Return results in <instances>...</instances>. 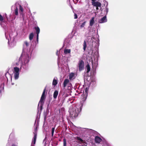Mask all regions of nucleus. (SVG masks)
<instances>
[{"label":"nucleus","mask_w":146,"mask_h":146,"mask_svg":"<svg viewBox=\"0 0 146 146\" xmlns=\"http://www.w3.org/2000/svg\"><path fill=\"white\" fill-rule=\"evenodd\" d=\"M12 146H15V145H12Z\"/></svg>","instance_id":"58836bf2"},{"label":"nucleus","mask_w":146,"mask_h":146,"mask_svg":"<svg viewBox=\"0 0 146 146\" xmlns=\"http://www.w3.org/2000/svg\"><path fill=\"white\" fill-rule=\"evenodd\" d=\"M76 139L78 140L79 141H80L81 142H82L83 141V140H82V139L80 138L79 137H76Z\"/></svg>","instance_id":"bb28decb"},{"label":"nucleus","mask_w":146,"mask_h":146,"mask_svg":"<svg viewBox=\"0 0 146 146\" xmlns=\"http://www.w3.org/2000/svg\"><path fill=\"white\" fill-rule=\"evenodd\" d=\"M58 66L59 67V66H60V63H59V62L58 61Z\"/></svg>","instance_id":"2f4dec72"},{"label":"nucleus","mask_w":146,"mask_h":146,"mask_svg":"<svg viewBox=\"0 0 146 146\" xmlns=\"http://www.w3.org/2000/svg\"><path fill=\"white\" fill-rule=\"evenodd\" d=\"M71 52L70 49H65L64 50V53L65 54L70 53Z\"/></svg>","instance_id":"6ab92c4d"},{"label":"nucleus","mask_w":146,"mask_h":146,"mask_svg":"<svg viewBox=\"0 0 146 146\" xmlns=\"http://www.w3.org/2000/svg\"><path fill=\"white\" fill-rule=\"evenodd\" d=\"M4 88L3 87V88H2V89H3Z\"/></svg>","instance_id":"ea45409f"},{"label":"nucleus","mask_w":146,"mask_h":146,"mask_svg":"<svg viewBox=\"0 0 146 146\" xmlns=\"http://www.w3.org/2000/svg\"><path fill=\"white\" fill-rule=\"evenodd\" d=\"M75 78V74L73 72L70 73L69 75V78L70 80H73Z\"/></svg>","instance_id":"4468645a"},{"label":"nucleus","mask_w":146,"mask_h":146,"mask_svg":"<svg viewBox=\"0 0 146 146\" xmlns=\"http://www.w3.org/2000/svg\"><path fill=\"white\" fill-rule=\"evenodd\" d=\"M92 5L96 7H100L101 6V3L98 1L95 2V1L92 2Z\"/></svg>","instance_id":"f8f14e48"},{"label":"nucleus","mask_w":146,"mask_h":146,"mask_svg":"<svg viewBox=\"0 0 146 146\" xmlns=\"http://www.w3.org/2000/svg\"><path fill=\"white\" fill-rule=\"evenodd\" d=\"M88 89L86 88L85 89V92H84L82 94L81 100V103H83L86 99L88 95Z\"/></svg>","instance_id":"20e7f679"},{"label":"nucleus","mask_w":146,"mask_h":146,"mask_svg":"<svg viewBox=\"0 0 146 146\" xmlns=\"http://www.w3.org/2000/svg\"><path fill=\"white\" fill-rule=\"evenodd\" d=\"M37 129V127H36L35 128V131L34 132V136L33 139V144H35L36 143V136H37V133H36V131Z\"/></svg>","instance_id":"9d476101"},{"label":"nucleus","mask_w":146,"mask_h":146,"mask_svg":"<svg viewBox=\"0 0 146 146\" xmlns=\"http://www.w3.org/2000/svg\"><path fill=\"white\" fill-rule=\"evenodd\" d=\"M82 106V104L81 106L74 105L72 107H70L69 112L71 117H77L81 111Z\"/></svg>","instance_id":"f03ea898"},{"label":"nucleus","mask_w":146,"mask_h":146,"mask_svg":"<svg viewBox=\"0 0 146 146\" xmlns=\"http://www.w3.org/2000/svg\"><path fill=\"white\" fill-rule=\"evenodd\" d=\"M94 18L93 17L90 19V25L91 27L92 26L94 23Z\"/></svg>","instance_id":"dca6fc26"},{"label":"nucleus","mask_w":146,"mask_h":146,"mask_svg":"<svg viewBox=\"0 0 146 146\" xmlns=\"http://www.w3.org/2000/svg\"><path fill=\"white\" fill-rule=\"evenodd\" d=\"M34 36V34L33 33H31L30 34L29 36V39L31 41L33 39Z\"/></svg>","instance_id":"4be33fe9"},{"label":"nucleus","mask_w":146,"mask_h":146,"mask_svg":"<svg viewBox=\"0 0 146 146\" xmlns=\"http://www.w3.org/2000/svg\"><path fill=\"white\" fill-rule=\"evenodd\" d=\"M106 11L107 13L108 11V9L107 8H106Z\"/></svg>","instance_id":"7c9ffc66"},{"label":"nucleus","mask_w":146,"mask_h":146,"mask_svg":"<svg viewBox=\"0 0 146 146\" xmlns=\"http://www.w3.org/2000/svg\"><path fill=\"white\" fill-rule=\"evenodd\" d=\"M19 69L17 67H15L14 68L13 73L14 76L15 80L17 79L19 77Z\"/></svg>","instance_id":"39448f33"},{"label":"nucleus","mask_w":146,"mask_h":146,"mask_svg":"<svg viewBox=\"0 0 146 146\" xmlns=\"http://www.w3.org/2000/svg\"><path fill=\"white\" fill-rule=\"evenodd\" d=\"M33 49L31 48L30 44L27 41H25L23 45V52L19 59V62H21L20 68L27 70L28 68V63L31 58Z\"/></svg>","instance_id":"f257e3e1"},{"label":"nucleus","mask_w":146,"mask_h":146,"mask_svg":"<svg viewBox=\"0 0 146 146\" xmlns=\"http://www.w3.org/2000/svg\"><path fill=\"white\" fill-rule=\"evenodd\" d=\"M86 68L87 70V72L88 73L90 71V68L89 64H88L86 65Z\"/></svg>","instance_id":"412c9836"},{"label":"nucleus","mask_w":146,"mask_h":146,"mask_svg":"<svg viewBox=\"0 0 146 146\" xmlns=\"http://www.w3.org/2000/svg\"><path fill=\"white\" fill-rule=\"evenodd\" d=\"M69 82V80L68 79H65L64 82L63 83V86L64 87H65L66 86L67 84Z\"/></svg>","instance_id":"a211bd4d"},{"label":"nucleus","mask_w":146,"mask_h":146,"mask_svg":"<svg viewBox=\"0 0 146 146\" xmlns=\"http://www.w3.org/2000/svg\"><path fill=\"white\" fill-rule=\"evenodd\" d=\"M54 131H55V127H53L52 129V137L53 136Z\"/></svg>","instance_id":"c85d7f7f"},{"label":"nucleus","mask_w":146,"mask_h":146,"mask_svg":"<svg viewBox=\"0 0 146 146\" xmlns=\"http://www.w3.org/2000/svg\"><path fill=\"white\" fill-rule=\"evenodd\" d=\"M86 47V43L85 41H84L83 44V49L84 51L85 50Z\"/></svg>","instance_id":"5701e85b"},{"label":"nucleus","mask_w":146,"mask_h":146,"mask_svg":"<svg viewBox=\"0 0 146 146\" xmlns=\"http://www.w3.org/2000/svg\"><path fill=\"white\" fill-rule=\"evenodd\" d=\"M58 51H57V52H56V54H57V55H58Z\"/></svg>","instance_id":"f704fd0d"},{"label":"nucleus","mask_w":146,"mask_h":146,"mask_svg":"<svg viewBox=\"0 0 146 146\" xmlns=\"http://www.w3.org/2000/svg\"><path fill=\"white\" fill-rule=\"evenodd\" d=\"M102 139L101 138L98 136H96L95 138V141L96 143H99L102 141Z\"/></svg>","instance_id":"ddd939ff"},{"label":"nucleus","mask_w":146,"mask_h":146,"mask_svg":"<svg viewBox=\"0 0 146 146\" xmlns=\"http://www.w3.org/2000/svg\"><path fill=\"white\" fill-rule=\"evenodd\" d=\"M74 19H77V16L76 14H75L74 15Z\"/></svg>","instance_id":"c756f323"},{"label":"nucleus","mask_w":146,"mask_h":146,"mask_svg":"<svg viewBox=\"0 0 146 146\" xmlns=\"http://www.w3.org/2000/svg\"><path fill=\"white\" fill-rule=\"evenodd\" d=\"M5 37L8 40V43L9 45L11 47H13L15 45V42L14 41V38H11L10 37V36L9 35V38H8L6 34L5 33Z\"/></svg>","instance_id":"423d86ee"},{"label":"nucleus","mask_w":146,"mask_h":146,"mask_svg":"<svg viewBox=\"0 0 146 146\" xmlns=\"http://www.w3.org/2000/svg\"><path fill=\"white\" fill-rule=\"evenodd\" d=\"M92 1V2L94 1H95V0H91Z\"/></svg>","instance_id":"72a5a7b5"},{"label":"nucleus","mask_w":146,"mask_h":146,"mask_svg":"<svg viewBox=\"0 0 146 146\" xmlns=\"http://www.w3.org/2000/svg\"><path fill=\"white\" fill-rule=\"evenodd\" d=\"M35 28L36 31V41L37 43H38V40L39 34L40 33V29L39 27L37 26L35 27Z\"/></svg>","instance_id":"1a4fd4ad"},{"label":"nucleus","mask_w":146,"mask_h":146,"mask_svg":"<svg viewBox=\"0 0 146 146\" xmlns=\"http://www.w3.org/2000/svg\"><path fill=\"white\" fill-rule=\"evenodd\" d=\"M15 14L16 15H18V9H17V3L16 4V5L15 6Z\"/></svg>","instance_id":"aec40b11"},{"label":"nucleus","mask_w":146,"mask_h":146,"mask_svg":"<svg viewBox=\"0 0 146 146\" xmlns=\"http://www.w3.org/2000/svg\"><path fill=\"white\" fill-rule=\"evenodd\" d=\"M13 84H14V83H12V85H13Z\"/></svg>","instance_id":"c9c22d12"},{"label":"nucleus","mask_w":146,"mask_h":146,"mask_svg":"<svg viewBox=\"0 0 146 146\" xmlns=\"http://www.w3.org/2000/svg\"><path fill=\"white\" fill-rule=\"evenodd\" d=\"M86 23V21L84 22L80 25V27L81 28H82L84 27Z\"/></svg>","instance_id":"a878e982"},{"label":"nucleus","mask_w":146,"mask_h":146,"mask_svg":"<svg viewBox=\"0 0 146 146\" xmlns=\"http://www.w3.org/2000/svg\"><path fill=\"white\" fill-rule=\"evenodd\" d=\"M63 146H66V140L65 138H64L63 139Z\"/></svg>","instance_id":"393cba45"},{"label":"nucleus","mask_w":146,"mask_h":146,"mask_svg":"<svg viewBox=\"0 0 146 146\" xmlns=\"http://www.w3.org/2000/svg\"><path fill=\"white\" fill-rule=\"evenodd\" d=\"M79 143H80V144H81V143L80 142H79Z\"/></svg>","instance_id":"4c0bfd02"},{"label":"nucleus","mask_w":146,"mask_h":146,"mask_svg":"<svg viewBox=\"0 0 146 146\" xmlns=\"http://www.w3.org/2000/svg\"><path fill=\"white\" fill-rule=\"evenodd\" d=\"M17 5H18V6H19V7L20 10L21 12H22L23 10V8L21 7V6L20 5H19V4H18Z\"/></svg>","instance_id":"b1692460"},{"label":"nucleus","mask_w":146,"mask_h":146,"mask_svg":"<svg viewBox=\"0 0 146 146\" xmlns=\"http://www.w3.org/2000/svg\"><path fill=\"white\" fill-rule=\"evenodd\" d=\"M58 94V92L57 90H55L53 94V97L54 99H56Z\"/></svg>","instance_id":"f3484780"},{"label":"nucleus","mask_w":146,"mask_h":146,"mask_svg":"<svg viewBox=\"0 0 146 146\" xmlns=\"http://www.w3.org/2000/svg\"><path fill=\"white\" fill-rule=\"evenodd\" d=\"M107 21V19L106 16H105L101 19L99 20L98 22L100 23H105Z\"/></svg>","instance_id":"9b49d317"},{"label":"nucleus","mask_w":146,"mask_h":146,"mask_svg":"<svg viewBox=\"0 0 146 146\" xmlns=\"http://www.w3.org/2000/svg\"><path fill=\"white\" fill-rule=\"evenodd\" d=\"M98 58L97 56L96 57V58L94 59L95 62H94L93 61L92 62V67L93 69L94 70H95L96 69V67L97 66L98 64Z\"/></svg>","instance_id":"0eeeda50"},{"label":"nucleus","mask_w":146,"mask_h":146,"mask_svg":"<svg viewBox=\"0 0 146 146\" xmlns=\"http://www.w3.org/2000/svg\"><path fill=\"white\" fill-rule=\"evenodd\" d=\"M45 89H44L43 92L42 93V95L41 96L40 100L38 103V106H40V108H42L43 105L44 100L45 99Z\"/></svg>","instance_id":"7ed1b4c3"},{"label":"nucleus","mask_w":146,"mask_h":146,"mask_svg":"<svg viewBox=\"0 0 146 146\" xmlns=\"http://www.w3.org/2000/svg\"><path fill=\"white\" fill-rule=\"evenodd\" d=\"M78 67L79 68V70L81 71L84 69V62L82 60H80L79 62Z\"/></svg>","instance_id":"6e6552de"},{"label":"nucleus","mask_w":146,"mask_h":146,"mask_svg":"<svg viewBox=\"0 0 146 146\" xmlns=\"http://www.w3.org/2000/svg\"><path fill=\"white\" fill-rule=\"evenodd\" d=\"M31 146H34V145H32V144H31Z\"/></svg>","instance_id":"e433bc0d"},{"label":"nucleus","mask_w":146,"mask_h":146,"mask_svg":"<svg viewBox=\"0 0 146 146\" xmlns=\"http://www.w3.org/2000/svg\"><path fill=\"white\" fill-rule=\"evenodd\" d=\"M96 9L97 10H98V7H96Z\"/></svg>","instance_id":"473e14b6"},{"label":"nucleus","mask_w":146,"mask_h":146,"mask_svg":"<svg viewBox=\"0 0 146 146\" xmlns=\"http://www.w3.org/2000/svg\"><path fill=\"white\" fill-rule=\"evenodd\" d=\"M57 83V78L56 77H54L52 85L55 86Z\"/></svg>","instance_id":"2eb2a0df"},{"label":"nucleus","mask_w":146,"mask_h":146,"mask_svg":"<svg viewBox=\"0 0 146 146\" xmlns=\"http://www.w3.org/2000/svg\"><path fill=\"white\" fill-rule=\"evenodd\" d=\"M4 20L3 17V16L0 14V21L1 22H3Z\"/></svg>","instance_id":"cd10ccee"}]
</instances>
